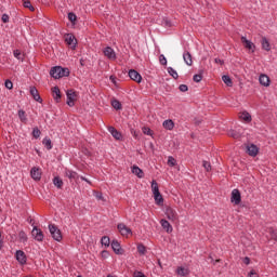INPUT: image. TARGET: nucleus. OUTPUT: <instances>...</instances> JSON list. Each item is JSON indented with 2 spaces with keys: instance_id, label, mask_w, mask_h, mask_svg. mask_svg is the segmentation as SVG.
<instances>
[{
  "instance_id": "nucleus-1",
  "label": "nucleus",
  "mask_w": 277,
  "mask_h": 277,
  "mask_svg": "<svg viewBox=\"0 0 277 277\" xmlns=\"http://www.w3.org/2000/svg\"><path fill=\"white\" fill-rule=\"evenodd\" d=\"M50 75L53 79H62V77H68L70 75V69L55 66L51 68Z\"/></svg>"
},
{
  "instance_id": "nucleus-2",
  "label": "nucleus",
  "mask_w": 277,
  "mask_h": 277,
  "mask_svg": "<svg viewBox=\"0 0 277 277\" xmlns=\"http://www.w3.org/2000/svg\"><path fill=\"white\" fill-rule=\"evenodd\" d=\"M151 189H153L156 205H159V206L163 205V196L159 192V184H157V181L155 180L151 182Z\"/></svg>"
},
{
  "instance_id": "nucleus-3",
  "label": "nucleus",
  "mask_w": 277,
  "mask_h": 277,
  "mask_svg": "<svg viewBox=\"0 0 277 277\" xmlns=\"http://www.w3.org/2000/svg\"><path fill=\"white\" fill-rule=\"evenodd\" d=\"M49 230H50V235L52 236L54 241H62V239H63L62 230H60V228H57L56 225L50 224Z\"/></svg>"
},
{
  "instance_id": "nucleus-4",
  "label": "nucleus",
  "mask_w": 277,
  "mask_h": 277,
  "mask_svg": "<svg viewBox=\"0 0 277 277\" xmlns=\"http://www.w3.org/2000/svg\"><path fill=\"white\" fill-rule=\"evenodd\" d=\"M164 213L171 222H179V213L172 207H167Z\"/></svg>"
},
{
  "instance_id": "nucleus-5",
  "label": "nucleus",
  "mask_w": 277,
  "mask_h": 277,
  "mask_svg": "<svg viewBox=\"0 0 277 277\" xmlns=\"http://www.w3.org/2000/svg\"><path fill=\"white\" fill-rule=\"evenodd\" d=\"M66 95L68 107H75V101H77V92L75 90H67Z\"/></svg>"
},
{
  "instance_id": "nucleus-6",
  "label": "nucleus",
  "mask_w": 277,
  "mask_h": 277,
  "mask_svg": "<svg viewBox=\"0 0 277 277\" xmlns=\"http://www.w3.org/2000/svg\"><path fill=\"white\" fill-rule=\"evenodd\" d=\"M31 235L35 241H44V233L42 232V229L38 228V226H34Z\"/></svg>"
},
{
  "instance_id": "nucleus-7",
  "label": "nucleus",
  "mask_w": 277,
  "mask_h": 277,
  "mask_svg": "<svg viewBox=\"0 0 277 277\" xmlns=\"http://www.w3.org/2000/svg\"><path fill=\"white\" fill-rule=\"evenodd\" d=\"M117 228L122 237H129V235H133V232L127 225H124V223H119Z\"/></svg>"
},
{
  "instance_id": "nucleus-8",
  "label": "nucleus",
  "mask_w": 277,
  "mask_h": 277,
  "mask_svg": "<svg viewBox=\"0 0 277 277\" xmlns=\"http://www.w3.org/2000/svg\"><path fill=\"white\" fill-rule=\"evenodd\" d=\"M65 42L71 49H77V38H75V35L72 34L65 35Z\"/></svg>"
},
{
  "instance_id": "nucleus-9",
  "label": "nucleus",
  "mask_w": 277,
  "mask_h": 277,
  "mask_svg": "<svg viewBox=\"0 0 277 277\" xmlns=\"http://www.w3.org/2000/svg\"><path fill=\"white\" fill-rule=\"evenodd\" d=\"M230 202L234 205H241V193L239 189L232 190Z\"/></svg>"
},
{
  "instance_id": "nucleus-10",
  "label": "nucleus",
  "mask_w": 277,
  "mask_h": 277,
  "mask_svg": "<svg viewBox=\"0 0 277 277\" xmlns=\"http://www.w3.org/2000/svg\"><path fill=\"white\" fill-rule=\"evenodd\" d=\"M128 75L130 79H132V81H135L136 83H142V75H140L137 70L130 69Z\"/></svg>"
},
{
  "instance_id": "nucleus-11",
  "label": "nucleus",
  "mask_w": 277,
  "mask_h": 277,
  "mask_svg": "<svg viewBox=\"0 0 277 277\" xmlns=\"http://www.w3.org/2000/svg\"><path fill=\"white\" fill-rule=\"evenodd\" d=\"M16 261L19 262L21 265H25L27 263V255L25 254V251L17 250L15 253Z\"/></svg>"
},
{
  "instance_id": "nucleus-12",
  "label": "nucleus",
  "mask_w": 277,
  "mask_h": 277,
  "mask_svg": "<svg viewBox=\"0 0 277 277\" xmlns=\"http://www.w3.org/2000/svg\"><path fill=\"white\" fill-rule=\"evenodd\" d=\"M247 155L249 157H256L259 155V147L254 144L247 145Z\"/></svg>"
},
{
  "instance_id": "nucleus-13",
  "label": "nucleus",
  "mask_w": 277,
  "mask_h": 277,
  "mask_svg": "<svg viewBox=\"0 0 277 277\" xmlns=\"http://www.w3.org/2000/svg\"><path fill=\"white\" fill-rule=\"evenodd\" d=\"M240 40L245 49H248V51L254 53L255 45L254 43H252V41L248 40L246 37H241Z\"/></svg>"
},
{
  "instance_id": "nucleus-14",
  "label": "nucleus",
  "mask_w": 277,
  "mask_h": 277,
  "mask_svg": "<svg viewBox=\"0 0 277 277\" xmlns=\"http://www.w3.org/2000/svg\"><path fill=\"white\" fill-rule=\"evenodd\" d=\"M111 249L114 250L115 254H123L124 250L122 249V247L120 246V242H118V240H113L111 242Z\"/></svg>"
},
{
  "instance_id": "nucleus-15",
  "label": "nucleus",
  "mask_w": 277,
  "mask_h": 277,
  "mask_svg": "<svg viewBox=\"0 0 277 277\" xmlns=\"http://www.w3.org/2000/svg\"><path fill=\"white\" fill-rule=\"evenodd\" d=\"M103 53L108 60H116V52L111 49V47H106L103 50Z\"/></svg>"
},
{
  "instance_id": "nucleus-16",
  "label": "nucleus",
  "mask_w": 277,
  "mask_h": 277,
  "mask_svg": "<svg viewBox=\"0 0 277 277\" xmlns=\"http://www.w3.org/2000/svg\"><path fill=\"white\" fill-rule=\"evenodd\" d=\"M30 176L34 179V181H40V179H42V172H40V169L34 167L30 170Z\"/></svg>"
},
{
  "instance_id": "nucleus-17",
  "label": "nucleus",
  "mask_w": 277,
  "mask_h": 277,
  "mask_svg": "<svg viewBox=\"0 0 277 277\" xmlns=\"http://www.w3.org/2000/svg\"><path fill=\"white\" fill-rule=\"evenodd\" d=\"M30 95L35 101H37V103H42V97L40 96V93L36 87H30Z\"/></svg>"
},
{
  "instance_id": "nucleus-18",
  "label": "nucleus",
  "mask_w": 277,
  "mask_h": 277,
  "mask_svg": "<svg viewBox=\"0 0 277 277\" xmlns=\"http://www.w3.org/2000/svg\"><path fill=\"white\" fill-rule=\"evenodd\" d=\"M52 96L56 103H60L62 101V91H60V87H53L52 88Z\"/></svg>"
},
{
  "instance_id": "nucleus-19",
  "label": "nucleus",
  "mask_w": 277,
  "mask_h": 277,
  "mask_svg": "<svg viewBox=\"0 0 277 277\" xmlns=\"http://www.w3.org/2000/svg\"><path fill=\"white\" fill-rule=\"evenodd\" d=\"M259 81L261 85H264V88H269V83H271L269 76L262 74L260 75Z\"/></svg>"
},
{
  "instance_id": "nucleus-20",
  "label": "nucleus",
  "mask_w": 277,
  "mask_h": 277,
  "mask_svg": "<svg viewBox=\"0 0 277 277\" xmlns=\"http://www.w3.org/2000/svg\"><path fill=\"white\" fill-rule=\"evenodd\" d=\"M65 176H67V179H69V181H77V179H79V174L72 170H65Z\"/></svg>"
},
{
  "instance_id": "nucleus-21",
  "label": "nucleus",
  "mask_w": 277,
  "mask_h": 277,
  "mask_svg": "<svg viewBox=\"0 0 277 277\" xmlns=\"http://www.w3.org/2000/svg\"><path fill=\"white\" fill-rule=\"evenodd\" d=\"M160 224L163 230H166V233H172L173 228L170 222H168V220H164V219L160 220Z\"/></svg>"
},
{
  "instance_id": "nucleus-22",
  "label": "nucleus",
  "mask_w": 277,
  "mask_h": 277,
  "mask_svg": "<svg viewBox=\"0 0 277 277\" xmlns=\"http://www.w3.org/2000/svg\"><path fill=\"white\" fill-rule=\"evenodd\" d=\"M132 174H135L138 179H144V171L137 166L132 167Z\"/></svg>"
},
{
  "instance_id": "nucleus-23",
  "label": "nucleus",
  "mask_w": 277,
  "mask_h": 277,
  "mask_svg": "<svg viewBox=\"0 0 277 277\" xmlns=\"http://www.w3.org/2000/svg\"><path fill=\"white\" fill-rule=\"evenodd\" d=\"M108 131L113 135V137H115V140H120L122 137V134L114 127H109Z\"/></svg>"
},
{
  "instance_id": "nucleus-24",
  "label": "nucleus",
  "mask_w": 277,
  "mask_h": 277,
  "mask_svg": "<svg viewBox=\"0 0 277 277\" xmlns=\"http://www.w3.org/2000/svg\"><path fill=\"white\" fill-rule=\"evenodd\" d=\"M262 49H264V51H272V45L269 44V40H267L266 37H262Z\"/></svg>"
},
{
  "instance_id": "nucleus-25",
  "label": "nucleus",
  "mask_w": 277,
  "mask_h": 277,
  "mask_svg": "<svg viewBox=\"0 0 277 277\" xmlns=\"http://www.w3.org/2000/svg\"><path fill=\"white\" fill-rule=\"evenodd\" d=\"M176 274L177 276H189V268H185L183 266H179L177 269H176Z\"/></svg>"
},
{
  "instance_id": "nucleus-26",
  "label": "nucleus",
  "mask_w": 277,
  "mask_h": 277,
  "mask_svg": "<svg viewBox=\"0 0 277 277\" xmlns=\"http://www.w3.org/2000/svg\"><path fill=\"white\" fill-rule=\"evenodd\" d=\"M183 60L187 66H192V64H194V61L192 60V53L189 52H184Z\"/></svg>"
},
{
  "instance_id": "nucleus-27",
  "label": "nucleus",
  "mask_w": 277,
  "mask_h": 277,
  "mask_svg": "<svg viewBox=\"0 0 277 277\" xmlns=\"http://www.w3.org/2000/svg\"><path fill=\"white\" fill-rule=\"evenodd\" d=\"M162 126L168 131H172V129H174V121H172V119H167L163 121Z\"/></svg>"
},
{
  "instance_id": "nucleus-28",
  "label": "nucleus",
  "mask_w": 277,
  "mask_h": 277,
  "mask_svg": "<svg viewBox=\"0 0 277 277\" xmlns=\"http://www.w3.org/2000/svg\"><path fill=\"white\" fill-rule=\"evenodd\" d=\"M17 115H18L21 122H23V124H27V113H25V110H23V109H19Z\"/></svg>"
},
{
  "instance_id": "nucleus-29",
  "label": "nucleus",
  "mask_w": 277,
  "mask_h": 277,
  "mask_svg": "<svg viewBox=\"0 0 277 277\" xmlns=\"http://www.w3.org/2000/svg\"><path fill=\"white\" fill-rule=\"evenodd\" d=\"M53 184L55 185V187H57V189H62V187H64V181H62L60 176H55L53 179Z\"/></svg>"
},
{
  "instance_id": "nucleus-30",
  "label": "nucleus",
  "mask_w": 277,
  "mask_h": 277,
  "mask_svg": "<svg viewBox=\"0 0 277 277\" xmlns=\"http://www.w3.org/2000/svg\"><path fill=\"white\" fill-rule=\"evenodd\" d=\"M240 119L243 120L245 122H252V116L248 111H243L240 115Z\"/></svg>"
},
{
  "instance_id": "nucleus-31",
  "label": "nucleus",
  "mask_w": 277,
  "mask_h": 277,
  "mask_svg": "<svg viewBox=\"0 0 277 277\" xmlns=\"http://www.w3.org/2000/svg\"><path fill=\"white\" fill-rule=\"evenodd\" d=\"M222 81L223 83H226L228 88H233V79H230V76L224 75Z\"/></svg>"
},
{
  "instance_id": "nucleus-32",
  "label": "nucleus",
  "mask_w": 277,
  "mask_h": 277,
  "mask_svg": "<svg viewBox=\"0 0 277 277\" xmlns=\"http://www.w3.org/2000/svg\"><path fill=\"white\" fill-rule=\"evenodd\" d=\"M227 134L229 137H233L234 140H239V137H241V134L236 130H229Z\"/></svg>"
},
{
  "instance_id": "nucleus-33",
  "label": "nucleus",
  "mask_w": 277,
  "mask_h": 277,
  "mask_svg": "<svg viewBox=\"0 0 277 277\" xmlns=\"http://www.w3.org/2000/svg\"><path fill=\"white\" fill-rule=\"evenodd\" d=\"M18 239H19V241H21L22 243H27L28 237H27V234L25 233V230H21V232L18 233Z\"/></svg>"
},
{
  "instance_id": "nucleus-34",
  "label": "nucleus",
  "mask_w": 277,
  "mask_h": 277,
  "mask_svg": "<svg viewBox=\"0 0 277 277\" xmlns=\"http://www.w3.org/2000/svg\"><path fill=\"white\" fill-rule=\"evenodd\" d=\"M23 5H24V8H27L28 10H30V12L36 11V8H34V5H31L30 0H23Z\"/></svg>"
},
{
  "instance_id": "nucleus-35",
  "label": "nucleus",
  "mask_w": 277,
  "mask_h": 277,
  "mask_svg": "<svg viewBox=\"0 0 277 277\" xmlns=\"http://www.w3.org/2000/svg\"><path fill=\"white\" fill-rule=\"evenodd\" d=\"M111 105H113L114 109H116L117 111L122 109V104L118 100H113Z\"/></svg>"
},
{
  "instance_id": "nucleus-36",
  "label": "nucleus",
  "mask_w": 277,
  "mask_h": 277,
  "mask_svg": "<svg viewBox=\"0 0 277 277\" xmlns=\"http://www.w3.org/2000/svg\"><path fill=\"white\" fill-rule=\"evenodd\" d=\"M43 145L47 148V150H51V148H53V144L51 143V138L45 137L43 138Z\"/></svg>"
},
{
  "instance_id": "nucleus-37",
  "label": "nucleus",
  "mask_w": 277,
  "mask_h": 277,
  "mask_svg": "<svg viewBox=\"0 0 277 277\" xmlns=\"http://www.w3.org/2000/svg\"><path fill=\"white\" fill-rule=\"evenodd\" d=\"M168 72L171 77H173L174 79H179V72H176V70H174V68L172 67H168Z\"/></svg>"
},
{
  "instance_id": "nucleus-38",
  "label": "nucleus",
  "mask_w": 277,
  "mask_h": 277,
  "mask_svg": "<svg viewBox=\"0 0 277 277\" xmlns=\"http://www.w3.org/2000/svg\"><path fill=\"white\" fill-rule=\"evenodd\" d=\"M101 243H102V246H106L107 248H109V245L111 243L109 240V236L102 237Z\"/></svg>"
},
{
  "instance_id": "nucleus-39",
  "label": "nucleus",
  "mask_w": 277,
  "mask_h": 277,
  "mask_svg": "<svg viewBox=\"0 0 277 277\" xmlns=\"http://www.w3.org/2000/svg\"><path fill=\"white\" fill-rule=\"evenodd\" d=\"M137 252L141 255L146 254V246H144L143 243L137 245Z\"/></svg>"
},
{
  "instance_id": "nucleus-40",
  "label": "nucleus",
  "mask_w": 277,
  "mask_h": 277,
  "mask_svg": "<svg viewBox=\"0 0 277 277\" xmlns=\"http://www.w3.org/2000/svg\"><path fill=\"white\" fill-rule=\"evenodd\" d=\"M40 135H42V132L40 131V129L34 128L32 129V136L35 137V140H38V137H40Z\"/></svg>"
},
{
  "instance_id": "nucleus-41",
  "label": "nucleus",
  "mask_w": 277,
  "mask_h": 277,
  "mask_svg": "<svg viewBox=\"0 0 277 277\" xmlns=\"http://www.w3.org/2000/svg\"><path fill=\"white\" fill-rule=\"evenodd\" d=\"M68 21L75 25L77 22V15L74 12L68 13Z\"/></svg>"
},
{
  "instance_id": "nucleus-42",
  "label": "nucleus",
  "mask_w": 277,
  "mask_h": 277,
  "mask_svg": "<svg viewBox=\"0 0 277 277\" xmlns=\"http://www.w3.org/2000/svg\"><path fill=\"white\" fill-rule=\"evenodd\" d=\"M168 166H170V168H174V166H176V159H174V157L170 156L168 158Z\"/></svg>"
},
{
  "instance_id": "nucleus-43",
  "label": "nucleus",
  "mask_w": 277,
  "mask_h": 277,
  "mask_svg": "<svg viewBox=\"0 0 277 277\" xmlns=\"http://www.w3.org/2000/svg\"><path fill=\"white\" fill-rule=\"evenodd\" d=\"M193 80L195 81V83H200L202 81V74H196L193 77Z\"/></svg>"
},
{
  "instance_id": "nucleus-44",
  "label": "nucleus",
  "mask_w": 277,
  "mask_h": 277,
  "mask_svg": "<svg viewBox=\"0 0 277 277\" xmlns=\"http://www.w3.org/2000/svg\"><path fill=\"white\" fill-rule=\"evenodd\" d=\"M202 167L205 168V170H207L208 172H211V162L203 160L202 161Z\"/></svg>"
},
{
  "instance_id": "nucleus-45",
  "label": "nucleus",
  "mask_w": 277,
  "mask_h": 277,
  "mask_svg": "<svg viewBox=\"0 0 277 277\" xmlns=\"http://www.w3.org/2000/svg\"><path fill=\"white\" fill-rule=\"evenodd\" d=\"M159 62H160L161 66H167L168 65V60L166 58V56L163 54H161L159 56Z\"/></svg>"
},
{
  "instance_id": "nucleus-46",
  "label": "nucleus",
  "mask_w": 277,
  "mask_h": 277,
  "mask_svg": "<svg viewBox=\"0 0 277 277\" xmlns=\"http://www.w3.org/2000/svg\"><path fill=\"white\" fill-rule=\"evenodd\" d=\"M142 131H143L144 135H150V136H153V130H150V128H148V127H143Z\"/></svg>"
},
{
  "instance_id": "nucleus-47",
  "label": "nucleus",
  "mask_w": 277,
  "mask_h": 277,
  "mask_svg": "<svg viewBox=\"0 0 277 277\" xmlns=\"http://www.w3.org/2000/svg\"><path fill=\"white\" fill-rule=\"evenodd\" d=\"M13 55L16 57V60L23 61V54L21 53V50H14Z\"/></svg>"
},
{
  "instance_id": "nucleus-48",
  "label": "nucleus",
  "mask_w": 277,
  "mask_h": 277,
  "mask_svg": "<svg viewBox=\"0 0 277 277\" xmlns=\"http://www.w3.org/2000/svg\"><path fill=\"white\" fill-rule=\"evenodd\" d=\"M4 85H5V88H6L8 90H12V89L14 88V83H12L11 80H6V81L4 82Z\"/></svg>"
},
{
  "instance_id": "nucleus-49",
  "label": "nucleus",
  "mask_w": 277,
  "mask_h": 277,
  "mask_svg": "<svg viewBox=\"0 0 277 277\" xmlns=\"http://www.w3.org/2000/svg\"><path fill=\"white\" fill-rule=\"evenodd\" d=\"M180 92H187V90H189V87H187V84H181L179 87Z\"/></svg>"
},
{
  "instance_id": "nucleus-50",
  "label": "nucleus",
  "mask_w": 277,
  "mask_h": 277,
  "mask_svg": "<svg viewBox=\"0 0 277 277\" xmlns=\"http://www.w3.org/2000/svg\"><path fill=\"white\" fill-rule=\"evenodd\" d=\"M271 238L273 239V241H277V232L275 229L271 230Z\"/></svg>"
},
{
  "instance_id": "nucleus-51",
  "label": "nucleus",
  "mask_w": 277,
  "mask_h": 277,
  "mask_svg": "<svg viewBox=\"0 0 277 277\" xmlns=\"http://www.w3.org/2000/svg\"><path fill=\"white\" fill-rule=\"evenodd\" d=\"M1 19H2V23H10V15L9 14H3Z\"/></svg>"
},
{
  "instance_id": "nucleus-52",
  "label": "nucleus",
  "mask_w": 277,
  "mask_h": 277,
  "mask_svg": "<svg viewBox=\"0 0 277 277\" xmlns=\"http://www.w3.org/2000/svg\"><path fill=\"white\" fill-rule=\"evenodd\" d=\"M94 196H95V198H97L98 200H103V193H101V192H94Z\"/></svg>"
},
{
  "instance_id": "nucleus-53",
  "label": "nucleus",
  "mask_w": 277,
  "mask_h": 277,
  "mask_svg": "<svg viewBox=\"0 0 277 277\" xmlns=\"http://www.w3.org/2000/svg\"><path fill=\"white\" fill-rule=\"evenodd\" d=\"M133 277H146V275H144V273H142L140 271H136V272H134Z\"/></svg>"
},
{
  "instance_id": "nucleus-54",
  "label": "nucleus",
  "mask_w": 277,
  "mask_h": 277,
  "mask_svg": "<svg viewBox=\"0 0 277 277\" xmlns=\"http://www.w3.org/2000/svg\"><path fill=\"white\" fill-rule=\"evenodd\" d=\"M214 62L215 64H220L221 66H224V61L221 58H215Z\"/></svg>"
},
{
  "instance_id": "nucleus-55",
  "label": "nucleus",
  "mask_w": 277,
  "mask_h": 277,
  "mask_svg": "<svg viewBox=\"0 0 277 277\" xmlns=\"http://www.w3.org/2000/svg\"><path fill=\"white\" fill-rule=\"evenodd\" d=\"M249 277H259V275L256 274V272L254 269H252L250 273H249Z\"/></svg>"
},
{
  "instance_id": "nucleus-56",
  "label": "nucleus",
  "mask_w": 277,
  "mask_h": 277,
  "mask_svg": "<svg viewBox=\"0 0 277 277\" xmlns=\"http://www.w3.org/2000/svg\"><path fill=\"white\" fill-rule=\"evenodd\" d=\"M243 263H245V265H250V258L246 256L243 259Z\"/></svg>"
},
{
  "instance_id": "nucleus-57",
  "label": "nucleus",
  "mask_w": 277,
  "mask_h": 277,
  "mask_svg": "<svg viewBox=\"0 0 277 277\" xmlns=\"http://www.w3.org/2000/svg\"><path fill=\"white\" fill-rule=\"evenodd\" d=\"M166 27H172V23L168 19H164Z\"/></svg>"
},
{
  "instance_id": "nucleus-58",
  "label": "nucleus",
  "mask_w": 277,
  "mask_h": 277,
  "mask_svg": "<svg viewBox=\"0 0 277 277\" xmlns=\"http://www.w3.org/2000/svg\"><path fill=\"white\" fill-rule=\"evenodd\" d=\"M110 81H113V83H116V77L110 76Z\"/></svg>"
},
{
  "instance_id": "nucleus-59",
  "label": "nucleus",
  "mask_w": 277,
  "mask_h": 277,
  "mask_svg": "<svg viewBox=\"0 0 277 277\" xmlns=\"http://www.w3.org/2000/svg\"><path fill=\"white\" fill-rule=\"evenodd\" d=\"M222 260L217 259L213 262V265H215V263H220Z\"/></svg>"
},
{
  "instance_id": "nucleus-60",
  "label": "nucleus",
  "mask_w": 277,
  "mask_h": 277,
  "mask_svg": "<svg viewBox=\"0 0 277 277\" xmlns=\"http://www.w3.org/2000/svg\"><path fill=\"white\" fill-rule=\"evenodd\" d=\"M81 180H82V181H85L87 183H90V181H88V179H85V177H83V176L81 177Z\"/></svg>"
},
{
  "instance_id": "nucleus-61",
  "label": "nucleus",
  "mask_w": 277,
  "mask_h": 277,
  "mask_svg": "<svg viewBox=\"0 0 277 277\" xmlns=\"http://www.w3.org/2000/svg\"><path fill=\"white\" fill-rule=\"evenodd\" d=\"M211 263H213V256L209 255Z\"/></svg>"
},
{
  "instance_id": "nucleus-62",
  "label": "nucleus",
  "mask_w": 277,
  "mask_h": 277,
  "mask_svg": "<svg viewBox=\"0 0 277 277\" xmlns=\"http://www.w3.org/2000/svg\"><path fill=\"white\" fill-rule=\"evenodd\" d=\"M80 64H81V66H83V58L80 60Z\"/></svg>"
},
{
  "instance_id": "nucleus-63",
  "label": "nucleus",
  "mask_w": 277,
  "mask_h": 277,
  "mask_svg": "<svg viewBox=\"0 0 277 277\" xmlns=\"http://www.w3.org/2000/svg\"><path fill=\"white\" fill-rule=\"evenodd\" d=\"M158 265H161V262H160V261H158Z\"/></svg>"
},
{
  "instance_id": "nucleus-64",
  "label": "nucleus",
  "mask_w": 277,
  "mask_h": 277,
  "mask_svg": "<svg viewBox=\"0 0 277 277\" xmlns=\"http://www.w3.org/2000/svg\"><path fill=\"white\" fill-rule=\"evenodd\" d=\"M78 277H82L81 275H78Z\"/></svg>"
}]
</instances>
